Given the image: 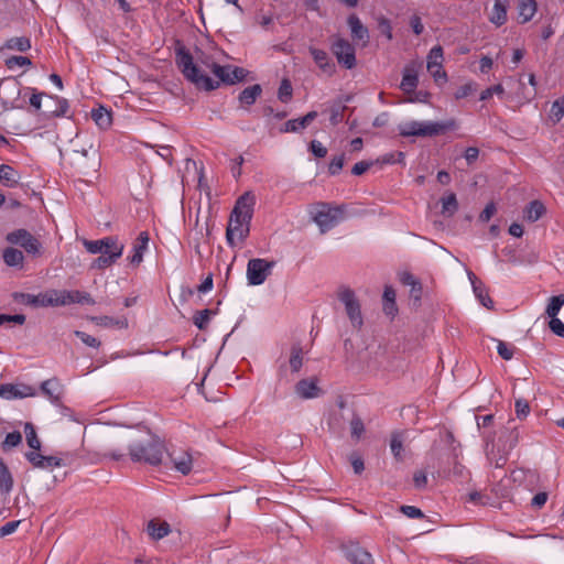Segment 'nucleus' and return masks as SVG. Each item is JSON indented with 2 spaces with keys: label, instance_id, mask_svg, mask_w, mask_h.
<instances>
[{
  "label": "nucleus",
  "instance_id": "obj_11",
  "mask_svg": "<svg viewBox=\"0 0 564 564\" xmlns=\"http://www.w3.org/2000/svg\"><path fill=\"white\" fill-rule=\"evenodd\" d=\"M7 241L23 248L28 253L37 256L41 252V242L25 229H18L7 235Z\"/></svg>",
  "mask_w": 564,
  "mask_h": 564
},
{
  "label": "nucleus",
  "instance_id": "obj_34",
  "mask_svg": "<svg viewBox=\"0 0 564 564\" xmlns=\"http://www.w3.org/2000/svg\"><path fill=\"white\" fill-rule=\"evenodd\" d=\"M545 206L540 200H532L524 209V218L534 223L545 214Z\"/></svg>",
  "mask_w": 564,
  "mask_h": 564
},
{
  "label": "nucleus",
  "instance_id": "obj_61",
  "mask_svg": "<svg viewBox=\"0 0 564 564\" xmlns=\"http://www.w3.org/2000/svg\"><path fill=\"white\" fill-rule=\"evenodd\" d=\"M57 108L53 111L55 116H66L69 109L68 101L64 98H56Z\"/></svg>",
  "mask_w": 564,
  "mask_h": 564
},
{
  "label": "nucleus",
  "instance_id": "obj_29",
  "mask_svg": "<svg viewBox=\"0 0 564 564\" xmlns=\"http://www.w3.org/2000/svg\"><path fill=\"white\" fill-rule=\"evenodd\" d=\"M538 4L535 0H519L518 15L521 23H527L532 20L536 13Z\"/></svg>",
  "mask_w": 564,
  "mask_h": 564
},
{
  "label": "nucleus",
  "instance_id": "obj_18",
  "mask_svg": "<svg viewBox=\"0 0 564 564\" xmlns=\"http://www.w3.org/2000/svg\"><path fill=\"white\" fill-rule=\"evenodd\" d=\"M510 0H494V6L488 14V20L496 28L506 24L508 20V8Z\"/></svg>",
  "mask_w": 564,
  "mask_h": 564
},
{
  "label": "nucleus",
  "instance_id": "obj_55",
  "mask_svg": "<svg viewBox=\"0 0 564 564\" xmlns=\"http://www.w3.org/2000/svg\"><path fill=\"white\" fill-rule=\"evenodd\" d=\"M400 510L404 516H406L408 518H411V519H417V518L424 517L421 509H419L414 506H401Z\"/></svg>",
  "mask_w": 564,
  "mask_h": 564
},
{
  "label": "nucleus",
  "instance_id": "obj_47",
  "mask_svg": "<svg viewBox=\"0 0 564 564\" xmlns=\"http://www.w3.org/2000/svg\"><path fill=\"white\" fill-rule=\"evenodd\" d=\"M564 117V96L552 104L551 118L558 122Z\"/></svg>",
  "mask_w": 564,
  "mask_h": 564
},
{
  "label": "nucleus",
  "instance_id": "obj_43",
  "mask_svg": "<svg viewBox=\"0 0 564 564\" xmlns=\"http://www.w3.org/2000/svg\"><path fill=\"white\" fill-rule=\"evenodd\" d=\"M475 296L479 300V302L487 308H491L494 306V302L488 295V292L486 290V286L484 283H479L474 285L473 288Z\"/></svg>",
  "mask_w": 564,
  "mask_h": 564
},
{
  "label": "nucleus",
  "instance_id": "obj_30",
  "mask_svg": "<svg viewBox=\"0 0 564 564\" xmlns=\"http://www.w3.org/2000/svg\"><path fill=\"white\" fill-rule=\"evenodd\" d=\"M89 321L93 322L95 325L105 328H126L128 326V322L126 318H113L110 316H90Z\"/></svg>",
  "mask_w": 564,
  "mask_h": 564
},
{
  "label": "nucleus",
  "instance_id": "obj_41",
  "mask_svg": "<svg viewBox=\"0 0 564 564\" xmlns=\"http://www.w3.org/2000/svg\"><path fill=\"white\" fill-rule=\"evenodd\" d=\"M564 305V294L552 296L545 308V314L552 318L557 317L558 312Z\"/></svg>",
  "mask_w": 564,
  "mask_h": 564
},
{
  "label": "nucleus",
  "instance_id": "obj_3",
  "mask_svg": "<svg viewBox=\"0 0 564 564\" xmlns=\"http://www.w3.org/2000/svg\"><path fill=\"white\" fill-rule=\"evenodd\" d=\"M128 451L132 462L156 466L162 463L165 447L159 437L148 433L143 438L131 441Z\"/></svg>",
  "mask_w": 564,
  "mask_h": 564
},
{
  "label": "nucleus",
  "instance_id": "obj_10",
  "mask_svg": "<svg viewBox=\"0 0 564 564\" xmlns=\"http://www.w3.org/2000/svg\"><path fill=\"white\" fill-rule=\"evenodd\" d=\"M221 83L234 85L246 77V70L241 67L221 66L214 62H203Z\"/></svg>",
  "mask_w": 564,
  "mask_h": 564
},
{
  "label": "nucleus",
  "instance_id": "obj_40",
  "mask_svg": "<svg viewBox=\"0 0 564 564\" xmlns=\"http://www.w3.org/2000/svg\"><path fill=\"white\" fill-rule=\"evenodd\" d=\"M6 47L8 50L26 52L31 48V41L29 37L25 36L11 37L7 41Z\"/></svg>",
  "mask_w": 564,
  "mask_h": 564
},
{
  "label": "nucleus",
  "instance_id": "obj_28",
  "mask_svg": "<svg viewBox=\"0 0 564 564\" xmlns=\"http://www.w3.org/2000/svg\"><path fill=\"white\" fill-rule=\"evenodd\" d=\"M21 180V174L8 164L0 165V182L7 187H15Z\"/></svg>",
  "mask_w": 564,
  "mask_h": 564
},
{
  "label": "nucleus",
  "instance_id": "obj_25",
  "mask_svg": "<svg viewBox=\"0 0 564 564\" xmlns=\"http://www.w3.org/2000/svg\"><path fill=\"white\" fill-rule=\"evenodd\" d=\"M346 557L354 564H372L371 554L357 544L346 549Z\"/></svg>",
  "mask_w": 564,
  "mask_h": 564
},
{
  "label": "nucleus",
  "instance_id": "obj_21",
  "mask_svg": "<svg viewBox=\"0 0 564 564\" xmlns=\"http://www.w3.org/2000/svg\"><path fill=\"white\" fill-rule=\"evenodd\" d=\"M310 53L314 62L323 73H325L328 76H332L335 73L336 66L328 56L327 52L312 46L310 47Z\"/></svg>",
  "mask_w": 564,
  "mask_h": 564
},
{
  "label": "nucleus",
  "instance_id": "obj_45",
  "mask_svg": "<svg viewBox=\"0 0 564 564\" xmlns=\"http://www.w3.org/2000/svg\"><path fill=\"white\" fill-rule=\"evenodd\" d=\"M214 314L210 310H203L195 314L194 324L198 329H205L209 323L210 316Z\"/></svg>",
  "mask_w": 564,
  "mask_h": 564
},
{
  "label": "nucleus",
  "instance_id": "obj_15",
  "mask_svg": "<svg viewBox=\"0 0 564 564\" xmlns=\"http://www.w3.org/2000/svg\"><path fill=\"white\" fill-rule=\"evenodd\" d=\"M56 306H66L70 304H87L95 305L96 302L91 295L84 291L78 290H56Z\"/></svg>",
  "mask_w": 564,
  "mask_h": 564
},
{
  "label": "nucleus",
  "instance_id": "obj_6",
  "mask_svg": "<svg viewBox=\"0 0 564 564\" xmlns=\"http://www.w3.org/2000/svg\"><path fill=\"white\" fill-rule=\"evenodd\" d=\"M311 215L321 232L325 234L339 223L343 210L340 207H334L329 204L321 203L314 207Z\"/></svg>",
  "mask_w": 564,
  "mask_h": 564
},
{
  "label": "nucleus",
  "instance_id": "obj_26",
  "mask_svg": "<svg viewBox=\"0 0 564 564\" xmlns=\"http://www.w3.org/2000/svg\"><path fill=\"white\" fill-rule=\"evenodd\" d=\"M316 117H317L316 111H310L302 118L288 120L284 123L283 128H281V132H284V133L297 132V131L306 128V126L310 124Z\"/></svg>",
  "mask_w": 564,
  "mask_h": 564
},
{
  "label": "nucleus",
  "instance_id": "obj_39",
  "mask_svg": "<svg viewBox=\"0 0 564 564\" xmlns=\"http://www.w3.org/2000/svg\"><path fill=\"white\" fill-rule=\"evenodd\" d=\"M405 434L403 432H395L391 435L390 448L397 459H402L403 442Z\"/></svg>",
  "mask_w": 564,
  "mask_h": 564
},
{
  "label": "nucleus",
  "instance_id": "obj_32",
  "mask_svg": "<svg viewBox=\"0 0 564 564\" xmlns=\"http://www.w3.org/2000/svg\"><path fill=\"white\" fill-rule=\"evenodd\" d=\"M91 118L100 129H108L112 123L110 111L105 107H99L91 111Z\"/></svg>",
  "mask_w": 564,
  "mask_h": 564
},
{
  "label": "nucleus",
  "instance_id": "obj_49",
  "mask_svg": "<svg viewBox=\"0 0 564 564\" xmlns=\"http://www.w3.org/2000/svg\"><path fill=\"white\" fill-rule=\"evenodd\" d=\"M74 335L76 337H78L82 340V343L88 347H93V348L100 347V341L96 337H94L85 332L75 330Z\"/></svg>",
  "mask_w": 564,
  "mask_h": 564
},
{
  "label": "nucleus",
  "instance_id": "obj_42",
  "mask_svg": "<svg viewBox=\"0 0 564 564\" xmlns=\"http://www.w3.org/2000/svg\"><path fill=\"white\" fill-rule=\"evenodd\" d=\"M24 433H25L26 443L32 449H34L33 452L40 451L41 441L39 440L35 429L32 423H25Z\"/></svg>",
  "mask_w": 564,
  "mask_h": 564
},
{
  "label": "nucleus",
  "instance_id": "obj_51",
  "mask_svg": "<svg viewBox=\"0 0 564 564\" xmlns=\"http://www.w3.org/2000/svg\"><path fill=\"white\" fill-rule=\"evenodd\" d=\"M344 162H345V155L344 154H340V155H337V156H334L328 165V172L330 175H337L343 166H344Z\"/></svg>",
  "mask_w": 564,
  "mask_h": 564
},
{
  "label": "nucleus",
  "instance_id": "obj_20",
  "mask_svg": "<svg viewBox=\"0 0 564 564\" xmlns=\"http://www.w3.org/2000/svg\"><path fill=\"white\" fill-rule=\"evenodd\" d=\"M169 458L173 464V467L182 473L183 475H187L191 473L193 468V458L188 452L185 451H172L169 454Z\"/></svg>",
  "mask_w": 564,
  "mask_h": 564
},
{
  "label": "nucleus",
  "instance_id": "obj_23",
  "mask_svg": "<svg viewBox=\"0 0 564 564\" xmlns=\"http://www.w3.org/2000/svg\"><path fill=\"white\" fill-rule=\"evenodd\" d=\"M148 246L149 235L147 231H141L132 247V256L128 258L131 264L139 265L143 261Z\"/></svg>",
  "mask_w": 564,
  "mask_h": 564
},
{
  "label": "nucleus",
  "instance_id": "obj_52",
  "mask_svg": "<svg viewBox=\"0 0 564 564\" xmlns=\"http://www.w3.org/2000/svg\"><path fill=\"white\" fill-rule=\"evenodd\" d=\"M505 94V88L502 85L498 84L492 87H489L481 91L479 99L485 101L491 98L494 95L502 96Z\"/></svg>",
  "mask_w": 564,
  "mask_h": 564
},
{
  "label": "nucleus",
  "instance_id": "obj_62",
  "mask_svg": "<svg viewBox=\"0 0 564 564\" xmlns=\"http://www.w3.org/2000/svg\"><path fill=\"white\" fill-rule=\"evenodd\" d=\"M20 524V521H10V522H7L6 524H3L1 528H0V538H3V536H7L9 534H12L13 532L17 531L18 527Z\"/></svg>",
  "mask_w": 564,
  "mask_h": 564
},
{
  "label": "nucleus",
  "instance_id": "obj_36",
  "mask_svg": "<svg viewBox=\"0 0 564 564\" xmlns=\"http://www.w3.org/2000/svg\"><path fill=\"white\" fill-rule=\"evenodd\" d=\"M3 261L9 267L22 268L24 256L19 249L7 248L3 251Z\"/></svg>",
  "mask_w": 564,
  "mask_h": 564
},
{
  "label": "nucleus",
  "instance_id": "obj_4",
  "mask_svg": "<svg viewBox=\"0 0 564 564\" xmlns=\"http://www.w3.org/2000/svg\"><path fill=\"white\" fill-rule=\"evenodd\" d=\"M456 128V121L453 119L446 121H417L409 120L401 122L398 126L400 135L409 137H434L443 133L446 130H453Z\"/></svg>",
  "mask_w": 564,
  "mask_h": 564
},
{
  "label": "nucleus",
  "instance_id": "obj_59",
  "mask_svg": "<svg viewBox=\"0 0 564 564\" xmlns=\"http://www.w3.org/2000/svg\"><path fill=\"white\" fill-rule=\"evenodd\" d=\"M380 32L387 37L388 41L392 40V28L388 19L381 18L378 22Z\"/></svg>",
  "mask_w": 564,
  "mask_h": 564
},
{
  "label": "nucleus",
  "instance_id": "obj_5",
  "mask_svg": "<svg viewBox=\"0 0 564 564\" xmlns=\"http://www.w3.org/2000/svg\"><path fill=\"white\" fill-rule=\"evenodd\" d=\"M176 64L187 80L205 90H213L219 86L218 82H214L200 67L193 62L192 55L178 50L176 53Z\"/></svg>",
  "mask_w": 564,
  "mask_h": 564
},
{
  "label": "nucleus",
  "instance_id": "obj_38",
  "mask_svg": "<svg viewBox=\"0 0 564 564\" xmlns=\"http://www.w3.org/2000/svg\"><path fill=\"white\" fill-rule=\"evenodd\" d=\"M13 488V477L0 458V492L8 495Z\"/></svg>",
  "mask_w": 564,
  "mask_h": 564
},
{
  "label": "nucleus",
  "instance_id": "obj_12",
  "mask_svg": "<svg viewBox=\"0 0 564 564\" xmlns=\"http://www.w3.org/2000/svg\"><path fill=\"white\" fill-rule=\"evenodd\" d=\"M332 52L345 68L351 69L356 66L355 47L347 40L336 39L332 44Z\"/></svg>",
  "mask_w": 564,
  "mask_h": 564
},
{
  "label": "nucleus",
  "instance_id": "obj_13",
  "mask_svg": "<svg viewBox=\"0 0 564 564\" xmlns=\"http://www.w3.org/2000/svg\"><path fill=\"white\" fill-rule=\"evenodd\" d=\"M56 290H50L37 295L26 293H15L14 300L21 304L30 306H56Z\"/></svg>",
  "mask_w": 564,
  "mask_h": 564
},
{
  "label": "nucleus",
  "instance_id": "obj_31",
  "mask_svg": "<svg viewBox=\"0 0 564 564\" xmlns=\"http://www.w3.org/2000/svg\"><path fill=\"white\" fill-rule=\"evenodd\" d=\"M400 281L411 288L410 294L415 301H420L422 296V285L420 281L411 273L404 272L400 276Z\"/></svg>",
  "mask_w": 564,
  "mask_h": 564
},
{
  "label": "nucleus",
  "instance_id": "obj_46",
  "mask_svg": "<svg viewBox=\"0 0 564 564\" xmlns=\"http://www.w3.org/2000/svg\"><path fill=\"white\" fill-rule=\"evenodd\" d=\"M292 85L289 79H283L279 87L278 97L282 102H288L292 97Z\"/></svg>",
  "mask_w": 564,
  "mask_h": 564
},
{
  "label": "nucleus",
  "instance_id": "obj_14",
  "mask_svg": "<svg viewBox=\"0 0 564 564\" xmlns=\"http://www.w3.org/2000/svg\"><path fill=\"white\" fill-rule=\"evenodd\" d=\"M426 67L436 83L440 80L442 83L447 82V74L443 69V48L440 45L431 48L427 55Z\"/></svg>",
  "mask_w": 564,
  "mask_h": 564
},
{
  "label": "nucleus",
  "instance_id": "obj_16",
  "mask_svg": "<svg viewBox=\"0 0 564 564\" xmlns=\"http://www.w3.org/2000/svg\"><path fill=\"white\" fill-rule=\"evenodd\" d=\"M41 391L53 404H59L64 397L65 388L58 379L51 378L41 383Z\"/></svg>",
  "mask_w": 564,
  "mask_h": 564
},
{
  "label": "nucleus",
  "instance_id": "obj_64",
  "mask_svg": "<svg viewBox=\"0 0 564 564\" xmlns=\"http://www.w3.org/2000/svg\"><path fill=\"white\" fill-rule=\"evenodd\" d=\"M496 213V206L494 203H489L486 205V207L484 208V210L480 213L479 215V219L484 223H487L490 220V218L494 216V214Z\"/></svg>",
  "mask_w": 564,
  "mask_h": 564
},
{
  "label": "nucleus",
  "instance_id": "obj_22",
  "mask_svg": "<svg viewBox=\"0 0 564 564\" xmlns=\"http://www.w3.org/2000/svg\"><path fill=\"white\" fill-rule=\"evenodd\" d=\"M347 23L349 25L352 40L361 41L362 46H366L369 42V32L360 19L356 14H351L348 17Z\"/></svg>",
  "mask_w": 564,
  "mask_h": 564
},
{
  "label": "nucleus",
  "instance_id": "obj_1",
  "mask_svg": "<svg viewBox=\"0 0 564 564\" xmlns=\"http://www.w3.org/2000/svg\"><path fill=\"white\" fill-rule=\"evenodd\" d=\"M254 205L256 197L250 192L242 194L236 200L226 229V241L230 248H236L248 238Z\"/></svg>",
  "mask_w": 564,
  "mask_h": 564
},
{
  "label": "nucleus",
  "instance_id": "obj_27",
  "mask_svg": "<svg viewBox=\"0 0 564 564\" xmlns=\"http://www.w3.org/2000/svg\"><path fill=\"white\" fill-rule=\"evenodd\" d=\"M417 84H419V77H417L416 70L413 67L406 66L403 69V76H402V80L400 84V89L408 95H412L415 91Z\"/></svg>",
  "mask_w": 564,
  "mask_h": 564
},
{
  "label": "nucleus",
  "instance_id": "obj_9",
  "mask_svg": "<svg viewBox=\"0 0 564 564\" xmlns=\"http://www.w3.org/2000/svg\"><path fill=\"white\" fill-rule=\"evenodd\" d=\"M22 93L21 84L13 78H6L0 82V104L4 110L21 108L19 98Z\"/></svg>",
  "mask_w": 564,
  "mask_h": 564
},
{
  "label": "nucleus",
  "instance_id": "obj_60",
  "mask_svg": "<svg viewBox=\"0 0 564 564\" xmlns=\"http://www.w3.org/2000/svg\"><path fill=\"white\" fill-rule=\"evenodd\" d=\"M310 149L316 158H325L327 154V149L317 140L311 142Z\"/></svg>",
  "mask_w": 564,
  "mask_h": 564
},
{
  "label": "nucleus",
  "instance_id": "obj_37",
  "mask_svg": "<svg viewBox=\"0 0 564 564\" xmlns=\"http://www.w3.org/2000/svg\"><path fill=\"white\" fill-rule=\"evenodd\" d=\"M260 85H252L245 88L239 95V101L243 106H251L256 102L257 98L261 95Z\"/></svg>",
  "mask_w": 564,
  "mask_h": 564
},
{
  "label": "nucleus",
  "instance_id": "obj_24",
  "mask_svg": "<svg viewBox=\"0 0 564 564\" xmlns=\"http://www.w3.org/2000/svg\"><path fill=\"white\" fill-rule=\"evenodd\" d=\"M296 394L302 399H313L318 397L319 388L314 379L300 380L295 386Z\"/></svg>",
  "mask_w": 564,
  "mask_h": 564
},
{
  "label": "nucleus",
  "instance_id": "obj_35",
  "mask_svg": "<svg viewBox=\"0 0 564 564\" xmlns=\"http://www.w3.org/2000/svg\"><path fill=\"white\" fill-rule=\"evenodd\" d=\"M303 348L300 344H295L291 347L290 358H289V367L292 372L296 373L301 370L303 366Z\"/></svg>",
  "mask_w": 564,
  "mask_h": 564
},
{
  "label": "nucleus",
  "instance_id": "obj_19",
  "mask_svg": "<svg viewBox=\"0 0 564 564\" xmlns=\"http://www.w3.org/2000/svg\"><path fill=\"white\" fill-rule=\"evenodd\" d=\"M25 458L36 468L53 469L63 466L61 458L56 456H43L36 452H28Z\"/></svg>",
  "mask_w": 564,
  "mask_h": 564
},
{
  "label": "nucleus",
  "instance_id": "obj_56",
  "mask_svg": "<svg viewBox=\"0 0 564 564\" xmlns=\"http://www.w3.org/2000/svg\"><path fill=\"white\" fill-rule=\"evenodd\" d=\"M475 90H476V86L474 83L465 84L456 90L455 98L463 99V98L469 96L470 94H473Z\"/></svg>",
  "mask_w": 564,
  "mask_h": 564
},
{
  "label": "nucleus",
  "instance_id": "obj_57",
  "mask_svg": "<svg viewBox=\"0 0 564 564\" xmlns=\"http://www.w3.org/2000/svg\"><path fill=\"white\" fill-rule=\"evenodd\" d=\"M550 329L557 336L564 338V324L557 317H552L549 323Z\"/></svg>",
  "mask_w": 564,
  "mask_h": 564
},
{
  "label": "nucleus",
  "instance_id": "obj_54",
  "mask_svg": "<svg viewBox=\"0 0 564 564\" xmlns=\"http://www.w3.org/2000/svg\"><path fill=\"white\" fill-rule=\"evenodd\" d=\"M350 430H351V435L354 437L360 438V436L365 432V426H364L362 421L359 417H354L350 422Z\"/></svg>",
  "mask_w": 564,
  "mask_h": 564
},
{
  "label": "nucleus",
  "instance_id": "obj_8",
  "mask_svg": "<svg viewBox=\"0 0 564 564\" xmlns=\"http://www.w3.org/2000/svg\"><path fill=\"white\" fill-rule=\"evenodd\" d=\"M273 261L267 259H250L247 264V281L249 285H261L271 274L274 267Z\"/></svg>",
  "mask_w": 564,
  "mask_h": 564
},
{
  "label": "nucleus",
  "instance_id": "obj_33",
  "mask_svg": "<svg viewBox=\"0 0 564 564\" xmlns=\"http://www.w3.org/2000/svg\"><path fill=\"white\" fill-rule=\"evenodd\" d=\"M148 533L153 540H161L165 538L170 532L171 528L167 522H155L154 520H151L148 523Z\"/></svg>",
  "mask_w": 564,
  "mask_h": 564
},
{
  "label": "nucleus",
  "instance_id": "obj_48",
  "mask_svg": "<svg viewBox=\"0 0 564 564\" xmlns=\"http://www.w3.org/2000/svg\"><path fill=\"white\" fill-rule=\"evenodd\" d=\"M21 442H22L21 433L18 431H14V432L7 434V436L2 443V447L4 449L17 447Z\"/></svg>",
  "mask_w": 564,
  "mask_h": 564
},
{
  "label": "nucleus",
  "instance_id": "obj_17",
  "mask_svg": "<svg viewBox=\"0 0 564 564\" xmlns=\"http://www.w3.org/2000/svg\"><path fill=\"white\" fill-rule=\"evenodd\" d=\"M36 391L34 388L25 384H2L0 386V397L3 399H22L28 397H35Z\"/></svg>",
  "mask_w": 564,
  "mask_h": 564
},
{
  "label": "nucleus",
  "instance_id": "obj_7",
  "mask_svg": "<svg viewBox=\"0 0 564 564\" xmlns=\"http://www.w3.org/2000/svg\"><path fill=\"white\" fill-rule=\"evenodd\" d=\"M338 300L344 304L351 326L358 330L361 329L364 325V317L360 303L355 292L349 288H341L338 291Z\"/></svg>",
  "mask_w": 564,
  "mask_h": 564
},
{
  "label": "nucleus",
  "instance_id": "obj_63",
  "mask_svg": "<svg viewBox=\"0 0 564 564\" xmlns=\"http://www.w3.org/2000/svg\"><path fill=\"white\" fill-rule=\"evenodd\" d=\"M350 463H351L355 474L359 475L364 471L365 464H364L362 458L359 455H357V454L350 455Z\"/></svg>",
  "mask_w": 564,
  "mask_h": 564
},
{
  "label": "nucleus",
  "instance_id": "obj_44",
  "mask_svg": "<svg viewBox=\"0 0 564 564\" xmlns=\"http://www.w3.org/2000/svg\"><path fill=\"white\" fill-rule=\"evenodd\" d=\"M458 209V203L456 199V195L451 193L446 197L442 198V213L444 215L452 216Z\"/></svg>",
  "mask_w": 564,
  "mask_h": 564
},
{
  "label": "nucleus",
  "instance_id": "obj_53",
  "mask_svg": "<svg viewBox=\"0 0 564 564\" xmlns=\"http://www.w3.org/2000/svg\"><path fill=\"white\" fill-rule=\"evenodd\" d=\"M516 413L519 419L527 417L530 413V406L527 400L517 399L514 403Z\"/></svg>",
  "mask_w": 564,
  "mask_h": 564
},
{
  "label": "nucleus",
  "instance_id": "obj_50",
  "mask_svg": "<svg viewBox=\"0 0 564 564\" xmlns=\"http://www.w3.org/2000/svg\"><path fill=\"white\" fill-rule=\"evenodd\" d=\"M497 351L502 359L510 360L513 357L514 347L505 341L498 340Z\"/></svg>",
  "mask_w": 564,
  "mask_h": 564
},
{
  "label": "nucleus",
  "instance_id": "obj_2",
  "mask_svg": "<svg viewBox=\"0 0 564 564\" xmlns=\"http://www.w3.org/2000/svg\"><path fill=\"white\" fill-rule=\"evenodd\" d=\"M85 249L91 254H100L91 262V269L102 270L111 267L121 258L124 243L116 236H107L97 240H84Z\"/></svg>",
  "mask_w": 564,
  "mask_h": 564
},
{
  "label": "nucleus",
  "instance_id": "obj_58",
  "mask_svg": "<svg viewBox=\"0 0 564 564\" xmlns=\"http://www.w3.org/2000/svg\"><path fill=\"white\" fill-rule=\"evenodd\" d=\"M7 65L12 68L14 66H20V67H23V66H30L31 65V61L29 57L26 56H12L10 57L8 61H7Z\"/></svg>",
  "mask_w": 564,
  "mask_h": 564
}]
</instances>
